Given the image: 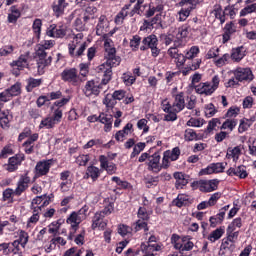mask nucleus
<instances>
[{
    "label": "nucleus",
    "mask_w": 256,
    "mask_h": 256,
    "mask_svg": "<svg viewBox=\"0 0 256 256\" xmlns=\"http://www.w3.org/2000/svg\"><path fill=\"white\" fill-rule=\"evenodd\" d=\"M104 49L106 51V62L98 66L97 71L103 75L102 85H107L111 81L113 75V67H119L121 65V57L117 56V50L113 44V40L104 36Z\"/></svg>",
    "instance_id": "obj_1"
},
{
    "label": "nucleus",
    "mask_w": 256,
    "mask_h": 256,
    "mask_svg": "<svg viewBox=\"0 0 256 256\" xmlns=\"http://www.w3.org/2000/svg\"><path fill=\"white\" fill-rule=\"evenodd\" d=\"M68 103V98H63L54 102L50 108L52 115L41 120L39 129H53L55 125H59V123H61V119H63V107Z\"/></svg>",
    "instance_id": "obj_2"
},
{
    "label": "nucleus",
    "mask_w": 256,
    "mask_h": 256,
    "mask_svg": "<svg viewBox=\"0 0 256 256\" xmlns=\"http://www.w3.org/2000/svg\"><path fill=\"white\" fill-rule=\"evenodd\" d=\"M55 47L54 40H44L36 46V61L38 65L39 73H43V70L51 65V56L47 57V49Z\"/></svg>",
    "instance_id": "obj_3"
},
{
    "label": "nucleus",
    "mask_w": 256,
    "mask_h": 256,
    "mask_svg": "<svg viewBox=\"0 0 256 256\" xmlns=\"http://www.w3.org/2000/svg\"><path fill=\"white\" fill-rule=\"evenodd\" d=\"M84 37L85 35H83V33H78L68 44V53L74 59L83 57V53H85V50L87 49V42L83 39Z\"/></svg>",
    "instance_id": "obj_4"
},
{
    "label": "nucleus",
    "mask_w": 256,
    "mask_h": 256,
    "mask_svg": "<svg viewBox=\"0 0 256 256\" xmlns=\"http://www.w3.org/2000/svg\"><path fill=\"white\" fill-rule=\"evenodd\" d=\"M171 244L176 251H192L193 247H195V244L191 239H189V237H181L178 234H172Z\"/></svg>",
    "instance_id": "obj_5"
},
{
    "label": "nucleus",
    "mask_w": 256,
    "mask_h": 256,
    "mask_svg": "<svg viewBox=\"0 0 256 256\" xmlns=\"http://www.w3.org/2000/svg\"><path fill=\"white\" fill-rule=\"evenodd\" d=\"M199 3H201V0H181L179 6L182 8L178 12V21H187L189 15H191V11L195 9Z\"/></svg>",
    "instance_id": "obj_6"
},
{
    "label": "nucleus",
    "mask_w": 256,
    "mask_h": 256,
    "mask_svg": "<svg viewBox=\"0 0 256 256\" xmlns=\"http://www.w3.org/2000/svg\"><path fill=\"white\" fill-rule=\"evenodd\" d=\"M232 74L234 75L236 81H239L240 83H251V81L255 79L253 71L248 67H237L236 69L232 70Z\"/></svg>",
    "instance_id": "obj_7"
},
{
    "label": "nucleus",
    "mask_w": 256,
    "mask_h": 256,
    "mask_svg": "<svg viewBox=\"0 0 256 256\" xmlns=\"http://www.w3.org/2000/svg\"><path fill=\"white\" fill-rule=\"evenodd\" d=\"M61 77H62V81H66L67 83H70V85L77 86L83 83L81 76H79V72H77V69L75 68L65 69L61 73Z\"/></svg>",
    "instance_id": "obj_8"
},
{
    "label": "nucleus",
    "mask_w": 256,
    "mask_h": 256,
    "mask_svg": "<svg viewBox=\"0 0 256 256\" xmlns=\"http://www.w3.org/2000/svg\"><path fill=\"white\" fill-rule=\"evenodd\" d=\"M196 186L201 193H213L219 188V180H199L196 182Z\"/></svg>",
    "instance_id": "obj_9"
},
{
    "label": "nucleus",
    "mask_w": 256,
    "mask_h": 256,
    "mask_svg": "<svg viewBox=\"0 0 256 256\" xmlns=\"http://www.w3.org/2000/svg\"><path fill=\"white\" fill-rule=\"evenodd\" d=\"M11 67H13V74L19 75V71H23V69H27L29 67V52L21 54L17 60L11 62ZM17 69V71H15Z\"/></svg>",
    "instance_id": "obj_10"
},
{
    "label": "nucleus",
    "mask_w": 256,
    "mask_h": 256,
    "mask_svg": "<svg viewBox=\"0 0 256 256\" xmlns=\"http://www.w3.org/2000/svg\"><path fill=\"white\" fill-rule=\"evenodd\" d=\"M67 225H70V235L68 239H73V235L79 230V225L83 223V220L74 211L66 219Z\"/></svg>",
    "instance_id": "obj_11"
},
{
    "label": "nucleus",
    "mask_w": 256,
    "mask_h": 256,
    "mask_svg": "<svg viewBox=\"0 0 256 256\" xmlns=\"http://www.w3.org/2000/svg\"><path fill=\"white\" fill-rule=\"evenodd\" d=\"M48 37H53L54 39H63L67 35V29L64 26H57L52 24L46 31Z\"/></svg>",
    "instance_id": "obj_12"
},
{
    "label": "nucleus",
    "mask_w": 256,
    "mask_h": 256,
    "mask_svg": "<svg viewBox=\"0 0 256 256\" xmlns=\"http://www.w3.org/2000/svg\"><path fill=\"white\" fill-rule=\"evenodd\" d=\"M187 35H189V27L181 26L178 28L174 39V47H185Z\"/></svg>",
    "instance_id": "obj_13"
},
{
    "label": "nucleus",
    "mask_w": 256,
    "mask_h": 256,
    "mask_svg": "<svg viewBox=\"0 0 256 256\" xmlns=\"http://www.w3.org/2000/svg\"><path fill=\"white\" fill-rule=\"evenodd\" d=\"M101 169H104L108 175H115L117 173V166L113 162H109V158L105 155L99 156Z\"/></svg>",
    "instance_id": "obj_14"
},
{
    "label": "nucleus",
    "mask_w": 256,
    "mask_h": 256,
    "mask_svg": "<svg viewBox=\"0 0 256 256\" xmlns=\"http://www.w3.org/2000/svg\"><path fill=\"white\" fill-rule=\"evenodd\" d=\"M105 227H107V220H105V216H103L99 212H96L92 218L91 229L93 231H95L96 229H99V231H103Z\"/></svg>",
    "instance_id": "obj_15"
},
{
    "label": "nucleus",
    "mask_w": 256,
    "mask_h": 256,
    "mask_svg": "<svg viewBox=\"0 0 256 256\" xmlns=\"http://www.w3.org/2000/svg\"><path fill=\"white\" fill-rule=\"evenodd\" d=\"M71 177V172L63 171L60 173V191L62 193H67L71 189V185H73V181L69 179Z\"/></svg>",
    "instance_id": "obj_16"
},
{
    "label": "nucleus",
    "mask_w": 256,
    "mask_h": 256,
    "mask_svg": "<svg viewBox=\"0 0 256 256\" xmlns=\"http://www.w3.org/2000/svg\"><path fill=\"white\" fill-rule=\"evenodd\" d=\"M148 169L153 173H159L161 171V155L154 153L148 158Z\"/></svg>",
    "instance_id": "obj_17"
},
{
    "label": "nucleus",
    "mask_w": 256,
    "mask_h": 256,
    "mask_svg": "<svg viewBox=\"0 0 256 256\" xmlns=\"http://www.w3.org/2000/svg\"><path fill=\"white\" fill-rule=\"evenodd\" d=\"M129 9H131V4L124 5V7L115 17L116 25H123V21H125L127 15H130V17H133L135 15V10L129 12Z\"/></svg>",
    "instance_id": "obj_18"
},
{
    "label": "nucleus",
    "mask_w": 256,
    "mask_h": 256,
    "mask_svg": "<svg viewBox=\"0 0 256 256\" xmlns=\"http://www.w3.org/2000/svg\"><path fill=\"white\" fill-rule=\"evenodd\" d=\"M67 7H69V2H67V0H55L52 4V10L55 17L64 15Z\"/></svg>",
    "instance_id": "obj_19"
},
{
    "label": "nucleus",
    "mask_w": 256,
    "mask_h": 256,
    "mask_svg": "<svg viewBox=\"0 0 256 256\" xmlns=\"http://www.w3.org/2000/svg\"><path fill=\"white\" fill-rule=\"evenodd\" d=\"M83 91L86 97H97L101 93V86L95 84V81H88Z\"/></svg>",
    "instance_id": "obj_20"
},
{
    "label": "nucleus",
    "mask_w": 256,
    "mask_h": 256,
    "mask_svg": "<svg viewBox=\"0 0 256 256\" xmlns=\"http://www.w3.org/2000/svg\"><path fill=\"white\" fill-rule=\"evenodd\" d=\"M174 101L172 104V109L175 112H180L185 109V94L183 92H180L178 94H175L174 96Z\"/></svg>",
    "instance_id": "obj_21"
},
{
    "label": "nucleus",
    "mask_w": 256,
    "mask_h": 256,
    "mask_svg": "<svg viewBox=\"0 0 256 256\" xmlns=\"http://www.w3.org/2000/svg\"><path fill=\"white\" fill-rule=\"evenodd\" d=\"M51 163V160L38 162L35 167L36 177H43V175H47V173H49V169H51Z\"/></svg>",
    "instance_id": "obj_22"
},
{
    "label": "nucleus",
    "mask_w": 256,
    "mask_h": 256,
    "mask_svg": "<svg viewBox=\"0 0 256 256\" xmlns=\"http://www.w3.org/2000/svg\"><path fill=\"white\" fill-rule=\"evenodd\" d=\"M29 183H31V177H29V174L26 173L22 175L18 181V186L15 189V194L16 195H21L23 191L29 188Z\"/></svg>",
    "instance_id": "obj_23"
},
{
    "label": "nucleus",
    "mask_w": 256,
    "mask_h": 256,
    "mask_svg": "<svg viewBox=\"0 0 256 256\" xmlns=\"http://www.w3.org/2000/svg\"><path fill=\"white\" fill-rule=\"evenodd\" d=\"M227 175L230 177H239L240 179H245L249 174L247 173V168L245 166H238L235 168H229L227 170Z\"/></svg>",
    "instance_id": "obj_24"
},
{
    "label": "nucleus",
    "mask_w": 256,
    "mask_h": 256,
    "mask_svg": "<svg viewBox=\"0 0 256 256\" xmlns=\"http://www.w3.org/2000/svg\"><path fill=\"white\" fill-rule=\"evenodd\" d=\"M195 91L199 95H213L215 90L211 87V83L209 82H202L195 86Z\"/></svg>",
    "instance_id": "obj_25"
},
{
    "label": "nucleus",
    "mask_w": 256,
    "mask_h": 256,
    "mask_svg": "<svg viewBox=\"0 0 256 256\" xmlns=\"http://www.w3.org/2000/svg\"><path fill=\"white\" fill-rule=\"evenodd\" d=\"M173 177L176 180V189H183V187L189 183V176L185 175L183 172H175Z\"/></svg>",
    "instance_id": "obj_26"
},
{
    "label": "nucleus",
    "mask_w": 256,
    "mask_h": 256,
    "mask_svg": "<svg viewBox=\"0 0 256 256\" xmlns=\"http://www.w3.org/2000/svg\"><path fill=\"white\" fill-rule=\"evenodd\" d=\"M37 139H39V134L35 133V134H32L27 139L26 142H24L23 147H24L25 153H27L28 155H31V153H33L34 151L33 144L35 143V141H37Z\"/></svg>",
    "instance_id": "obj_27"
},
{
    "label": "nucleus",
    "mask_w": 256,
    "mask_h": 256,
    "mask_svg": "<svg viewBox=\"0 0 256 256\" xmlns=\"http://www.w3.org/2000/svg\"><path fill=\"white\" fill-rule=\"evenodd\" d=\"M23 161V157L14 156L11 157L8 161V164L6 165V170L10 173H13V171H16L17 167L21 165V162Z\"/></svg>",
    "instance_id": "obj_28"
},
{
    "label": "nucleus",
    "mask_w": 256,
    "mask_h": 256,
    "mask_svg": "<svg viewBox=\"0 0 256 256\" xmlns=\"http://www.w3.org/2000/svg\"><path fill=\"white\" fill-rule=\"evenodd\" d=\"M223 235H225V227H219L217 229H215L214 231H212L208 236L207 239L208 241H210V243H215L216 241H219V239H221V237H223Z\"/></svg>",
    "instance_id": "obj_29"
},
{
    "label": "nucleus",
    "mask_w": 256,
    "mask_h": 256,
    "mask_svg": "<svg viewBox=\"0 0 256 256\" xmlns=\"http://www.w3.org/2000/svg\"><path fill=\"white\" fill-rule=\"evenodd\" d=\"M241 146H235L234 148H228L226 153V159H232L233 161H239L241 157Z\"/></svg>",
    "instance_id": "obj_30"
},
{
    "label": "nucleus",
    "mask_w": 256,
    "mask_h": 256,
    "mask_svg": "<svg viewBox=\"0 0 256 256\" xmlns=\"http://www.w3.org/2000/svg\"><path fill=\"white\" fill-rule=\"evenodd\" d=\"M230 57L235 63L241 62L245 58V48L238 47L233 49Z\"/></svg>",
    "instance_id": "obj_31"
},
{
    "label": "nucleus",
    "mask_w": 256,
    "mask_h": 256,
    "mask_svg": "<svg viewBox=\"0 0 256 256\" xmlns=\"http://www.w3.org/2000/svg\"><path fill=\"white\" fill-rule=\"evenodd\" d=\"M87 177H91L92 181H97L101 175V169L97 166H89L86 170Z\"/></svg>",
    "instance_id": "obj_32"
},
{
    "label": "nucleus",
    "mask_w": 256,
    "mask_h": 256,
    "mask_svg": "<svg viewBox=\"0 0 256 256\" xmlns=\"http://www.w3.org/2000/svg\"><path fill=\"white\" fill-rule=\"evenodd\" d=\"M161 11H163L162 4H158L155 6V4L150 3L148 10H146V12H145V15H146V17H153V15H155V13H161Z\"/></svg>",
    "instance_id": "obj_33"
},
{
    "label": "nucleus",
    "mask_w": 256,
    "mask_h": 256,
    "mask_svg": "<svg viewBox=\"0 0 256 256\" xmlns=\"http://www.w3.org/2000/svg\"><path fill=\"white\" fill-rule=\"evenodd\" d=\"M21 17V11L17 9V7L12 6L10 8V13L8 14V21L9 23H16L17 19Z\"/></svg>",
    "instance_id": "obj_34"
},
{
    "label": "nucleus",
    "mask_w": 256,
    "mask_h": 256,
    "mask_svg": "<svg viewBox=\"0 0 256 256\" xmlns=\"http://www.w3.org/2000/svg\"><path fill=\"white\" fill-rule=\"evenodd\" d=\"M39 211L33 210V215L28 219L26 229H33L39 223Z\"/></svg>",
    "instance_id": "obj_35"
},
{
    "label": "nucleus",
    "mask_w": 256,
    "mask_h": 256,
    "mask_svg": "<svg viewBox=\"0 0 256 256\" xmlns=\"http://www.w3.org/2000/svg\"><path fill=\"white\" fill-rule=\"evenodd\" d=\"M225 219V216H223V213H218L215 216H211L209 218L210 221V227L215 228L217 225H221Z\"/></svg>",
    "instance_id": "obj_36"
},
{
    "label": "nucleus",
    "mask_w": 256,
    "mask_h": 256,
    "mask_svg": "<svg viewBox=\"0 0 256 256\" xmlns=\"http://www.w3.org/2000/svg\"><path fill=\"white\" fill-rule=\"evenodd\" d=\"M164 154L171 160V161H177L181 155V150L179 147H175L172 150H166L164 151Z\"/></svg>",
    "instance_id": "obj_37"
},
{
    "label": "nucleus",
    "mask_w": 256,
    "mask_h": 256,
    "mask_svg": "<svg viewBox=\"0 0 256 256\" xmlns=\"http://www.w3.org/2000/svg\"><path fill=\"white\" fill-rule=\"evenodd\" d=\"M252 125H253V121L247 118H242L238 126V133H245V131H248L249 127H251Z\"/></svg>",
    "instance_id": "obj_38"
},
{
    "label": "nucleus",
    "mask_w": 256,
    "mask_h": 256,
    "mask_svg": "<svg viewBox=\"0 0 256 256\" xmlns=\"http://www.w3.org/2000/svg\"><path fill=\"white\" fill-rule=\"evenodd\" d=\"M251 13H256V3L246 4V6L240 10V17H247V15H251Z\"/></svg>",
    "instance_id": "obj_39"
},
{
    "label": "nucleus",
    "mask_w": 256,
    "mask_h": 256,
    "mask_svg": "<svg viewBox=\"0 0 256 256\" xmlns=\"http://www.w3.org/2000/svg\"><path fill=\"white\" fill-rule=\"evenodd\" d=\"M12 116L9 114V111L2 112L0 117V126L2 129H7L9 123L11 122Z\"/></svg>",
    "instance_id": "obj_40"
},
{
    "label": "nucleus",
    "mask_w": 256,
    "mask_h": 256,
    "mask_svg": "<svg viewBox=\"0 0 256 256\" xmlns=\"http://www.w3.org/2000/svg\"><path fill=\"white\" fill-rule=\"evenodd\" d=\"M143 44L151 49L152 47H157V45H159V40L157 39V36L150 35L143 39Z\"/></svg>",
    "instance_id": "obj_41"
},
{
    "label": "nucleus",
    "mask_w": 256,
    "mask_h": 256,
    "mask_svg": "<svg viewBox=\"0 0 256 256\" xmlns=\"http://www.w3.org/2000/svg\"><path fill=\"white\" fill-rule=\"evenodd\" d=\"M41 27H43V22L41 19H35L32 25V29L37 39L41 38Z\"/></svg>",
    "instance_id": "obj_42"
},
{
    "label": "nucleus",
    "mask_w": 256,
    "mask_h": 256,
    "mask_svg": "<svg viewBox=\"0 0 256 256\" xmlns=\"http://www.w3.org/2000/svg\"><path fill=\"white\" fill-rule=\"evenodd\" d=\"M199 53V46H192L190 49L184 51L186 59H195Z\"/></svg>",
    "instance_id": "obj_43"
},
{
    "label": "nucleus",
    "mask_w": 256,
    "mask_h": 256,
    "mask_svg": "<svg viewBox=\"0 0 256 256\" xmlns=\"http://www.w3.org/2000/svg\"><path fill=\"white\" fill-rule=\"evenodd\" d=\"M212 15L215 16L216 19H219L221 24L225 23V15L223 14V9L221 8V6L219 5L214 6Z\"/></svg>",
    "instance_id": "obj_44"
},
{
    "label": "nucleus",
    "mask_w": 256,
    "mask_h": 256,
    "mask_svg": "<svg viewBox=\"0 0 256 256\" xmlns=\"http://www.w3.org/2000/svg\"><path fill=\"white\" fill-rule=\"evenodd\" d=\"M103 104L108 108V109H113L115 105H117V100L113 96V94H107L106 97L103 100Z\"/></svg>",
    "instance_id": "obj_45"
},
{
    "label": "nucleus",
    "mask_w": 256,
    "mask_h": 256,
    "mask_svg": "<svg viewBox=\"0 0 256 256\" xmlns=\"http://www.w3.org/2000/svg\"><path fill=\"white\" fill-rule=\"evenodd\" d=\"M18 235L19 239H17V241L21 243V248L25 249L27 243H29V234L23 230H19Z\"/></svg>",
    "instance_id": "obj_46"
},
{
    "label": "nucleus",
    "mask_w": 256,
    "mask_h": 256,
    "mask_svg": "<svg viewBox=\"0 0 256 256\" xmlns=\"http://www.w3.org/2000/svg\"><path fill=\"white\" fill-rule=\"evenodd\" d=\"M216 113H217V108H215V105H213V103H209L204 106L205 117H208V118L214 117Z\"/></svg>",
    "instance_id": "obj_47"
},
{
    "label": "nucleus",
    "mask_w": 256,
    "mask_h": 256,
    "mask_svg": "<svg viewBox=\"0 0 256 256\" xmlns=\"http://www.w3.org/2000/svg\"><path fill=\"white\" fill-rule=\"evenodd\" d=\"M243 227V220L241 217L235 218L227 227L228 230L237 231V229H241Z\"/></svg>",
    "instance_id": "obj_48"
},
{
    "label": "nucleus",
    "mask_w": 256,
    "mask_h": 256,
    "mask_svg": "<svg viewBox=\"0 0 256 256\" xmlns=\"http://www.w3.org/2000/svg\"><path fill=\"white\" fill-rule=\"evenodd\" d=\"M186 125L188 127H203L205 120L203 118H190Z\"/></svg>",
    "instance_id": "obj_49"
},
{
    "label": "nucleus",
    "mask_w": 256,
    "mask_h": 256,
    "mask_svg": "<svg viewBox=\"0 0 256 256\" xmlns=\"http://www.w3.org/2000/svg\"><path fill=\"white\" fill-rule=\"evenodd\" d=\"M10 97H17V95H21V83L17 82L7 89Z\"/></svg>",
    "instance_id": "obj_50"
},
{
    "label": "nucleus",
    "mask_w": 256,
    "mask_h": 256,
    "mask_svg": "<svg viewBox=\"0 0 256 256\" xmlns=\"http://www.w3.org/2000/svg\"><path fill=\"white\" fill-rule=\"evenodd\" d=\"M123 83L128 87H131L135 81H137V77L133 76L131 73L126 72L122 76Z\"/></svg>",
    "instance_id": "obj_51"
},
{
    "label": "nucleus",
    "mask_w": 256,
    "mask_h": 256,
    "mask_svg": "<svg viewBox=\"0 0 256 256\" xmlns=\"http://www.w3.org/2000/svg\"><path fill=\"white\" fill-rule=\"evenodd\" d=\"M39 85H41V79L29 78L26 90L28 93H31V91H33L35 87H39Z\"/></svg>",
    "instance_id": "obj_52"
},
{
    "label": "nucleus",
    "mask_w": 256,
    "mask_h": 256,
    "mask_svg": "<svg viewBox=\"0 0 256 256\" xmlns=\"http://www.w3.org/2000/svg\"><path fill=\"white\" fill-rule=\"evenodd\" d=\"M230 59L231 55H229V53H226L222 57L215 60V65L216 67H224V65H227V63H229Z\"/></svg>",
    "instance_id": "obj_53"
},
{
    "label": "nucleus",
    "mask_w": 256,
    "mask_h": 256,
    "mask_svg": "<svg viewBox=\"0 0 256 256\" xmlns=\"http://www.w3.org/2000/svg\"><path fill=\"white\" fill-rule=\"evenodd\" d=\"M187 201H188L187 195L180 194L176 199L173 200L172 203L173 205H175V207H183V205H185Z\"/></svg>",
    "instance_id": "obj_54"
},
{
    "label": "nucleus",
    "mask_w": 256,
    "mask_h": 256,
    "mask_svg": "<svg viewBox=\"0 0 256 256\" xmlns=\"http://www.w3.org/2000/svg\"><path fill=\"white\" fill-rule=\"evenodd\" d=\"M13 51H15V46L6 45L0 48V57H8V55H12Z\"/></svg>",
    "instance_id": "obj_55"
},
{
    "label": "nucleus",
    "mask_w": 256,
    "mask_h": 256,
    "mask_svg": "<svg viewBox=\"0 0 256 256\" xmlns=\"http://www.w3.org/2000/svg\"><path fill=\"white\" fill-rule=\"evenodd\" d=\"M237 127L236 119H227L221 126V129H229V131H233Z\"/></svg>",
    "instance_id": "obj_56"
},
{
    "label": "nucleus",
    "mask_w": 256,
    "mask_h": 256,
    "mask_svg": "<svg viewBox=\"0 0 256 256\" xmlns=\"http://www.w3.org/2000/svg\"><path fill=\"white\" fill-rule=\"evenodd\" d=\"M142 229H144V231H149V227H147V220L139 219L134 223V230L137 232L141 231Z\"/></svg>",
    "instance_id": "obj_57"
},
{
    "label": "nucleus",
    "mask_w": 256,
    "mask_h": 256,
    "mask_svg": "<svg viewBox=\"0 0 256 256\" xmlns=\"http://www.w3.org/2000/svg\"><path fill=\"white\" fill-rule=\"evenodd\" d=\"M61 225H63V221L57 220L52 222L50 225H48V232L49 233H57L59 229H61Z\"/></svg>",
    "instance_id": "obj_58"
},
{
    "label": "nucleus",
    "mask_w": 256,
    "mask_h": 256,
    "mask_svg": "<svg viewBox=\"0 0 256 256\" xmlns=\"http://www.w3.org/2000/svg\"><path fill=\"white\" fill-rule=\"evenodd\" d=\"M225 167H227L226 162L212 163V169L214 173H223L225 171Z\"/></svg>",
    "instance_id": "obj_59"
},
{
    "label": "nucleus",
    "mask_w": 256,
    "mask_h": 256,
    "mask_svg": "<svg viewBox=\"0 0 256 256\" xmlns=\"http://www.w3.org/2000/svg\"><path fill=\"white\" fill-rule=\"evenodd\" d=\"M150 215H151V214H149V213L147 212V209H146V208L140 207V208L138 209V212H137V217H138V219L143 220V221H149Z\"/></svg>",
    "instance_id": "obj_60"
},
{
    "label": "nucleus",
    "mask_w": 256,
    "mask_h": 256,
    "mask_svg": "<svg viewBox=\"0 0 256 256\" xmlns=\"http://www.w3.org/2000/svg\"><path fill=\"white\" fill-rule=\"evenodd\" d=\"M147 123H149V121H147V119L142 118L137 122V127L140 130H143V133H149V125H147Z\"/></svg>",
    "instance_id": "obj_61"
},
{
    "label": "nucleus",
    "mask_w": 256,
    "mask_h": 256,
    "mask_svg": "<svg viewBox=\"0 0 256 256\" xmlns=\"http://www.w3.org/2000/svg\"><path fill=\"white\" fill-rule=\"evenodd\" d=\"M226 233H227L228 241H230V243H235V241H237L239 237V231L227 229Z\"/></svg>",
    "instance_id": "obj_62"
},
{
    "label": "nucleus",
    "mask_w": 256,
    "mask_h": 256,
    "mask_svg": "<svg viewBox=\"0 0 256 256\" xmlns=\"http://www.w3.org/2000/svg\"><path fill=\"white\" fill-rule=\"evenodd\" d=\"M143 149H145V143H143V142L137 143L133 148V151L131 153V158L137 157V155H139V153H141V151H143Z\"/></svg>",
    "instance_id": "obj_63"
},
{
    "label": "nucleus",
    "mask_w": 256,
    "mask_h": 256,
    "mask_svg": "<svg viewBox=\"0 0 256 256\" xmlns=\"http://www.w3.org/2000/svg\"><path fill=\"white\" fill-rule=\"evenodd\" d=\"M43 203V196H37L32 200L31 207L33 211H40L39 206Z\"/></svg>",
    "instance_id": "obj_64"
}]
</instances>
